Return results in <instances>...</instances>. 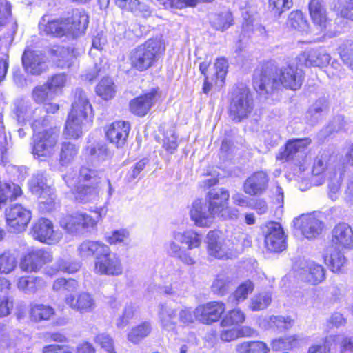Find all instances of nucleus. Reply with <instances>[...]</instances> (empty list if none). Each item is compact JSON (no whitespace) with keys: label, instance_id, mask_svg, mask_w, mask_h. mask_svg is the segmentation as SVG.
Wrapping results in <instances>:
<instances>
[{"label":"nucleus","instance_id":"f257e3e1","mask_svg":"<svg viewBox=\"0 0 353 353\" xmlns=\"http://www.w3.org/2000/svg\"><path fill=\"white\" fill-rule=\"evenodd\" d=\"M40 111V109L32 111L28 102L21 101L17 107L16 115L20 123L32 119L30 123L33 130L32 154L34 159L46 161L56 153L60 130L56 126L50 125L48 116L36 118L37 112Z\"/></svg>","mask_w":353,"mask_h":353},{"label":"nucleus","instance_id":"f03ea898","mask_svg":"<svg viewBox=\"0 0 353 353\" xmlns=\"http://www.w3.org/2000/svg\"><path fill=\"white\" fill-rule=\"evenodd\" d=\"M304 73L296 65L288 64L274 71L265 68L256 72L253 77L254 90L262 96L272 94L281 87L292 90L299 89L303 83Z\"/></svg>","mask_w":353,"mask_h":353},{"label":"nucleus","instance_id":"7ed1b4c3","mask_svg":"<svg viewBox=\"0 0 353 353\" xmlns=\"http://www.w3.org/2000/svg\"><path fill=\"white\" fill-rule=\"evenodd\" d=\"M165 48L161 37L148 39L132 50L130 56L132 68L140 72L147 70L158 61Z\"/></svg>","mask_w":353,"mask_h":353},{"label":"nucleus","instance_id":"20e7f679","mask_svg":"<svg viewBox=\"0 0 353 353\" xmlns=\"http://www.w3.org/2000/svg\"><path fill=\"white\" fill-rule=\"evenodd\" d=\"M92 113V106L84 92L79 91L77 100L72 104L65 123L63 134L72 139H78L83 134L86 118Z\"/></svg>","mask_w":353,"mask_h":353},{"label":"nucleus","instance_id":"39448f33","mask_svg":"<svg viewBox=\"0 0 353 353\" xmlns=\"http://www.w3.org/2000/svg\"><path fill=\"white\" fill-rule=\"evenodd\" d=\"M229 197V192L223 188L212 189L208 192L205 203L214 219H227L236 216V213L230 212Z\"/></svg>","mask_w":353,"mask_h":353},{"label":"nucleus","instance_id":"423d86ee","mask_svg":"<svg viewBox=\"0 0 353 353\" xmlns=\"http://www.w3.org/2000/svg\"><path fill=\"white\" fill-rule=\"evenodd\" d=\"M94 272L101 275L120 276L123 272L121 259L116 253L112 252L108 245L101 255L95 259Z\"/></svg>","mask_w":353,"mask_h":353},{"label":"nucleus","instance_id":"0eeeda50","mask_svg":"<svg viewBox=\"0 0 353 353\" xmlns=\"http://www.w3.org/2000/svg\"><path fill=\"white\" fill-rule=\"evenodd\" d=\"M243 313L240 310H232L228 312L221 321V326L226 327L221 331L220 338L223 341L230 342L243 335Z\"/></svg>","mask_w":353,"mask_h":353},{"label":"nucleus","instance_id":"6e6552de","mask_svg":"<svg viewBox=\"0 0 353 353\" xmlns=\"http://www.w3.org/2000/svg\"><path fill=\"white\" fill-rule=\"evenodd\" d=\"M29 190L38 196L41 203L46 204L51 209L54 203L55 194L53 189L47 183L46 177L43 172L34 174L28 183Z\"/></svg>","mask_w":353,"mask_h":353},{"label":"nucleus","instance_id":"1a4fd4ad","mask_svg":"<svg viewBox=\"0 0 353 353\" xmlns=\"http://www.w3.org/2000/svg\"><path fill=\"white\" fill-rule=\"evenodd\" d=\"M266 248L272 252H280L286 248L285 236L281 224L271 221L263 228Z\"/></svg>","mask_w":353,"mask_h":353},{"label":"nucleus","instance_id":"9d476101","mask_svg":"<svg viewBox=\"0 0 353 353\" xmlns=\"http://www.w3.org/2000/svg\"><path fill=\"white\" fill-rule=\"evenodd\" d=\"M32 235L34 239L48 245H55L62 239L63 234L54 230L52 222L45 218L39 219L32 226Z\"/></svg>","mask_w":353,"mask_h":353},{"label":"nucleus","instance_id":"9b49d317","mask_svg":"<svg viewBox=\"0 0 353 353\" xmlns=\"http://www.w3.org/2000/svg\"><path fill=\"white\" fill-rule=\"evenodd\" d=\"M7 225L11 232H21L26 230L31 219V212L20 204L10 205L5 212Z\"/></svg>","mask_w":353,"mask_h":353},{"label":"nucleus","instance_id":"f8f14e48","mask_svg":"<svg viewBox=\"0 0 353 353\" xmlns=\"http://www.w3.org/2000/svg\"><path fill=\"white\" fill-rule=\"evenodd\" d=\"M52 259V253L48 250H32L20 259L19 268L26 272H37L43 265L51 262Z\"/></svg>","mask_w":353,"mask_h":353},{"label":"nucleus","instance_id":"ddd939ff","mask_svg":"<svg viewBox=\"0 0 353 353\" xmlns=\"http://www.w3.org/2000/svg\"><path fill=\"white\" fill-rule=\"evenodd\" d=\"M164 279V284L161 288V293L171 297H179L185 294L188 283L182 271L174 270Z\"/></svg>","mask_w":353,"mask_h":353},{"label":"nucleus","instance_id":"4468645a","mask_svg":"<svg viewBox=\"0 0 353 353\" xmlns=\"http://www.w3.org/2000/svg\"><path fill=\"white\" fill-rule=\"evenodd\" d=\"M225 310L221 301H212L200 305L194 310L195 319L203 324L210 325L218 321Z\"/></svg>","mask_w":353,"mask_h":353},{"label":"nucleus","instance_id":"2eb2a0df","mask_svg":"<svg viewBox=\"0 0 353 353\" xmlns=\"http://www.w3.org/2000/svg\"><path fill=\"white\" fill-rule=\"evenodd\" d=\"M330 59V55L322 48L306 50L296 57L299 64L307 68L326 66L329 64Z\"/></svg>","mask_w":353,"mask_h":353},{"label":"nucleus","instance_id":"dca6fc26","mask_svg":"<svg viewBox=\"0 0 353 353\" xmlns=\"http://www.w3.org/2000/svg\"><path fill=\"white\" fill-rule=\"evenodd\" d=\"M310 143L311 139L309 138L289 140L285 149L279 152L277 159L285 161H299L304 157L307 147Z\"/></svg>","mask_w":353,"mask_h":353},{"label":"nucleus","instance_id":"f3484780","mask_svg":"<svg viewBox=\"0 0 353 353\" xmlns=\"http://www.w3.org/2000/svg\"><path fill=\"white\" fill-rule=\"evenodd\" d=\"M293 223L307 239L316 237L323 230V223L312 214H302L295 218Z\"/></svg>","mask_w":353,"mask_h":353},{"label":"nucleus","instance_id":"a211bd4d","mask_svg":"<svg viewBox=\"0 0 353 353\" xmlns=\"http://www.w3.org/2000/svg\"><path fill=\"white\" fill-rule=\"evenodd\" d=\"M190 217L194 224L200 228H209L213 223L214 217L202 200H195L191 205Z\"/></svg>","mask_w":353,"mask_h":353},{"label":"nucleus","instance_id":"6ab92c4d","mask_svg":"<svg viewBox=\"0 0 353 353\" xmlns=\"http://www.w3.org/2000/svg\"><path fill=\"white\" fill-rule=\"evenodd\" d=\"M65 303L69 307L80 313L92 312L96 306L94 299L86 292H81L77 294L70 293L66 295Z\"/></svg>","mask_w":353,"mask_h":353},{"label":"nucleus","instance_id":"aec40b11","mask_svg":"<svg viewBox=\"0 0 353 353\" xmlns=\"http://www.w3.org/2000/svg\"><path fill=\"white\" fill-rule=\"evenodd\" d=\"M179 311L171 303H165L159 305L158 317L163 330L168 332L176 333Z\"/></svg>","mask_w":353,"mask_h":353},{"label":"nucleus","instance_id":"412c9836","mask_svg":"<svg viewBox=\"0 0 353 353\" xmlns=\"http://www.w3.org/2000/svg\"><path fill=\"white\" fill-rule=\"evenodd\" d=\"M299 276L301 280L317 285L325 279V271L322 265L314 261H304L301 263Z\"/></svg>","mask_w":353,"mask_h":353},{"label":"nucleus","instance_id":"4be33fe9","mask_svg":"<svg viewBox=\"0 0 353 353\" xmlns=\"http://www.w3.org/2000/svg\"><path fill=\"white\" fill-rule=\"evenodd\" d=\"M130 130L128 122L118 121L110 124L106 131L108 140L115 144L117 148H121L126 142Z\"/></svg>","mask_w":353,"mask_h":353},{"label":"nucleus","instance_id":"5701e85b","mask_svg":"<svg viewBox=\"0 0 353 353\" xmlns=\"http://www.w3.org/2000/svg\"><path fill=\"white\" fill-rule=\"evenodd\" d=\"M157 90L153 89L130 101L131 112L138 116H145L157 100Z\"/></svg>","mask_w":353,"mask_h":353},{"label":"nucleus","instance_id":"b1692460","mask_svg":"<svg viewBox=\"0 0 353 353\" xmlns=\"http://www.w3.org/2000/svg\"><path fill=\"white\" fill-rule=\"evenodd\" d=\"M332 241L338 248H351L353 247V231L347 223L336 225L332 230Z\"/></svg>","mask_w":353,"mask_h":353},{"label":"nucleus","instance_id":"393cba45","mask_svg":"<svg viewBox=\"0 0 353 353\" xmlns=\"http://www.w3.org/2000/svg\"><path fill=\"white\" fill-rule=\"evenodd\" d=\"M81 23H39L40 32L43 35L60 37L70 34L73 37H78V32L70 29L76 28Z\"/></svg>","mask_w":353,"mask_h":353},{"label":"nucleus","instance_id":"a878e982","mask_svg":"<svg viewBox=\"0 0 353 353\" xmlns=\"http://www.w3.org/2000/svg\"><path fill=\"white\" fill-rule=\"evenodd\" d=\"M63 179L67 185L71 188L72 193L78 202L85 203L94 200L97 197V191L94 186L79 185L73 189V179H70L68 175L63 176Z\"/></svg>","mask_w":353,"mask_h":353},{"label":"nucleus","instance_id":"bb28decb","mask_svg":"<svg viewBox=\"0 0 353 353\" xmlns=\"http://www.w3.org/2000/svg\"><path fill=\"white\" fill-rule=\"evenodd\" d=\"M268 181L265 172H254L244 182V192L250 195L261 194L267 188Z\"/></svg>","mask_w":353,"mask_h":353},{"label":"nucleus","instance_id":"cd10ccee","mask_svg":"<svg viewBox=\"0 0 353 353\" xmlns=\"http://www.w3.org/2000/svg\"><path fill=\"white\" fill-rule=\"evenodd\" d=\"M108 245L100 241L85 240L77 247L78 256L82 259H87L95 256V259L106 249Z\"/></svg>","mask_w":353,"mask_h":353},{"label":"nucleus","instance_id":"c85d7f7f","mask_svg":"<svg viewBox=\"0 0 353 353\" xmlns=\"http://www.w3.org/2000/svg\"><path fill=\"white\" fill-rule=\"evenodd\" d=\"M116 4L123 10H130L136 17L148 19L152 17V11L139 0H116Z\"/></svg>","mask_w":353,"mask_h":353},{"label":"nucleus","instance_id":"c756f323","mask_svg":"<svg viewBox=\"0 0 353 353\" xmlns=\"http://www.w3.org/2000/svg\"><path fill=\"white\" fill-rule=\"evenodd\" d=\"M172 239L181 244H185L189 252L198 248L202 243V236L194 230H188L184 232L174 231Z\"/></svg>","mask_w":353,"mask_h":353},{"label":"nucleus","instance_id":"7c9ffc66","mask_svg":"<svg viewBox=\"0 0 353 353\" xmlns=\"http://www.w3.org/2000/svg\"><path fill=\"white\" fill-rule=\"evenodd\" d=\"M80 146L69 141L60 143L59 147V162L61 166H68L77 157Z\"/></svg>","mask_w":353,"mask_h":353},{"label":"nucleus","instance_id":"2f4dec72","mask_svg":"<svg viewBox=\"0 0 353 353\" xmlns=\"http://www.w3.org/2000/svg\"><path fill=\"white\" fill-rule=\"evenodd\" d=\"M219 234L216 231H210L207 234L208 252L209 255L217 259H224L235 256L231 252H228L218 241Z\"/></svg>","mask_w":353,"mask_h":353},{"label":"nucleus","instance_id":"473e14b6","mask_svg":"<svg viewBox=\"0 0 353 353\" xmlns=\"http://www.w3.org/2000/svg\"><path fill=\"white\" fill-rule=\"evenodd\" d=\"M179 242L174 239L168 242L167 250L168 254L179 260L181 263L187 265H193L196 263V260L188 250L181 247Z\"/></svg>","mask_w":353,"mask_h":353},{"label":"nucleus","instance_id":"72a5a7b5","mask_svg":"<svg viewBox=\"0 0 353 353\" xmlns=\"http://www.w3.org/2000/svg\"><path fill=\"white\" fill-rule=\"evenodd\" d=\"M46 285L45 280L39 276H21L17 281L18 288L26 294H34Z\"/></svg>","mask_w":353,"mask_h":353},{"label":"nucleus","instance_id":"f704fd0d","mask_svg":"<svg viewBox=\"0 0 353 353\" xmlns=\"http://www.w3.org/2000/svg\"><path fill=\"white\" fill-rule=\"evenodd\" d=\"M52 53L53 61L62 68L70 67L75 59L74 50L68 48L58 46L52 50Z\"/></svg>","mask_w":353,"mask_h":353},{"label":"nucleus","instance_id":"c9c22d12","mask_svg":"<svg viewBox=\"0 0 353 353\" xmlns=\"http://www.w3.org/2000/svg\"><path fill=\"white\" fill-rule=\"evenodd\" d=\"M22 62L26 70L32 74H39L45 70V62L43 58L31 52H24Z\"/></svg>","mask_w":353,"mask_h":353},{"label":"nucleus","instance_id":"e433bc0d","mask_svg":"<svg viewBox=\"0 0 353 353\" xmlns=\"http://www.w3.org/2000/svg\"><path fill=\"white\" fill-rule=\"evenodd\" d=\"M81 267L78 262L69 261L65 259H60L55 264L46 270V274L52 276L57 272L61 271L67 273H74L77 272Z\"/></svg>","mask_w":353,"mask_h":353},{"label":"nucleus","instance_id":"4c0bfd02","mask_svg":"<svg viewBox=\"0 0 353 353\" xmlns=\"http://www.w3.org/2000/svg\"><path fill=\"white\" fill-rule=\"evenodd\" d=\"M54 314V310L51 306L40 303H34L30 306V315L34 321L48 320Z\"/></svg>","mask_w":353,"mask_h":353},{"label":"nucleus","instance_id":"58836bf2","mask_svg":"<svg viewBox=\"0 0 353 353\" xmlns=\"http://www.w3.org/2000/svg\"><path fill=\"white\" fill-rule=\"evenodd\" d=\"M79 233L94 230L99 221V216L93 217L85 212H77Z\"/></svg>","mask_w":353,"mask_h":353},{"label":"nucleus","instance_id":"ea45409f","mask_svg":"<svg viewBox=\"0 0 353 353\" xmlns=\"http://www.w3.org/2000/svg\"><path fill=\"white\" fill-rule=\"evenodd\" d=\"M18 264L16 256L10 250L0 254V274H8L14 271Z\"/></svg>","mask_w":353,"mask_h":353},{"label":"nucleus","instance_id":"a19ab883","mask_svg":"<svg viewBox=\"0 0 353 353\" xmlns=\"http://www.w3.org/2000/svg\"><path fill=\"white\" fill-rule=\"evenodd\" d=\"M151 325L149 322L143 323L132 327L128 333V339L134 344L139 343L144 338L148 336L151 332Z\"/></svg>","mask_w":353,"mask_h":353},{"label":"nucleus","instance_id":"79ce46f5","mask_svg":"<svg viewBox=\"0 0 353 353\" xmlns=\"http://www.w3.org/2000/svg\"><path fill=\"white\" fill-rule=\"evenodd\" d=\"M96 93L104 100L112 99L116 94V87L110 78H104L96 87Z\"/></svg>","mask_w":353,"mask_h":353},{"label":"nucleus","instance_id":"37998d69","mask_svg":"<svg viewBox=\"0 0 353 353\" xmlns=\"http://www.w3.org/2000/svg\"><path fill=\"white\" fill-rule=\"evenodd\" d=\"M85 155L90 158L92 161H103L108 157L107 147L103 143H96L87 146L85 150Z\"/></svg>","mask_w":353,"mask_h":353},{"label":"nucleus","instance_id":"c03bdc74","mask_svg":"<svg viewBox=\"0 0 353 353\" xmlns=\"http://www.w3.org/2000/svg\"><path fill=\"white\" fill-rule=\"evenodd\" d=\"M105 239L110 245H128L130 241L129 232L123 228L107 232Z\"/></svg>","mask_w":353,"mask_h":353},{"label":"nucleus","instance_id":"a18cd8bd","mask_svg":"<svg viewBox=\"0 0 353 353\" xmlns=\"http://www.w3.org/2000/svg\"><path fill=\"white\" fill-rule=\"evenodd\" d=\"M309 11L314 22L327 21V12L322 0H311L309 3Z\"/></svg>","mask_w":353,"mask_h":353},{"label":"nucleus","instance_id":"49530a36","mask_svg":"<svg viewBox=\"0 0 353 353\" xmlns=\"http://www.w3.org/2000/svg\"><path fill=\"white\" fill-rule=\"evenodd\" d=\"M228 64L225 58H218L214 63L216 80L214 82L215 87L219 90L225 83L226 74L228 73Z\"/></svg>","mask_w":353,"mask_h":353},{"label":"nucleus","instance_id":"de8ad7c7","mask_svg":"<svg viewBox=\"0 0 353 353\" xmlns=\"http://www.w3.org/2000/svg\"><path fill=\"white\" fill-rule=\"evenodd\" d=\"M328 101L325 97L317 99L308 109L307 114L314 121H317L328 111Z\"/></svg>","mask_w":353,"mask_h":353},{"label":"nucleus","instance_id":"09e8293b","mask_svg":"<svg viewBox=\"0 0 353 353\" xmlns=\"http://www.w3.org/2000/svg\"><path fill=\"white\" fill-rule=\"evenodd\" d=\"M324 261L332 272L340 271L346 263V259L343 253L336 250L325 255Z\"/></svg>","mask_w":353,"mask_h":353},{"label":"nucleus","instance_id":"8fccbe9b","mask_svg":"<svg viewBox=\"0 0 353 353\" xmlns=\"http://www.w3.org/2000/svg\"><path fill=\"white\" fill-rule=\"evenodd\" d=\"M339 342V335L326 336L322 344H313L307 350V353H330L333 345Z\"/></svg>","mask_w":353,"mask_h":353},{"label":"nucleus","instance_id":"3c124183","mask_svg":"<svg viewBox=\"0 0 353 353\" xmlns=\"http://www.w3.org/2000/svg\"><path fill=\"white\" fill-rule=\"evenodd\" d=\"M299 341L300 338L297 335L276 339L272 341V347L275 351L290 350L296 347L299 345Z\"/></svg>","mask_w":353,"mask_h":353},{"label":"nucleus","instance_id":"603ef678","mask_svg":"<svg viewBox=\"0 0 353 353\" xmlns=\"http://www.w3.org/2000/svg\"><path fill=\"white\" fill-rule=\"evenodd\" d=\"M137 308L132 303L125 305L122 314L115 320V325L119 329H123L134 319L136 315Z\"/></svg>","mask_w":353,"mask_h":353},{"label":"nucleus","instance_id":"864d4df0","mask_svg":"<svg viewBox=\"0 0 353 353\" xmlns=\"http://www.w3.org/2000/svg\"><path fill=\"white\" fill-rule=\"evenodd\" d=\"M79 288L78 282L72 279L59 278L52 284V290L54 292L65 291L72 292Z\"/></svg>","mask_w":353,"mask_h":353},{"label":"nucleus","instance_id":"5fc2aeb1","mask_svg":"<svg viewBox=\"0 0 353 353\" xmlns=\"http://www.w3.org/2000/svg\"><path fill=\"white\" fill-rule=\"evenodd\" d=\"M61 22H89V16L83 8H71Z\"/></svg>","mask_w":353,"mask_h":353},{"label":"nucleus","instance_id":"6e6d98bb","mask_svg":"<svg viewBox=\"0 0 353 353\" xmlns=\"http://www.w3.org/2000/svg\"><path fill=\"white\" fill-rule=\"evenodd\" d=\"M77 221V213L74 212L63 216L59 221V225L67 233L78 234L79 233Z\"/></svg>","mask_w":353,"mask_h":353},{"label":"nucleus","instance_id":"4d7b16f0","mask_svg":"<svg viewBox=\"0 0 353 353\" xmlns=\"http://www.w3.org/2000/svg\"><path fill=\"white\" fill-rule=\"evenodd\" d=\"M231 283L232 281L228 276L218 275L212 284V291L214 294L223 296L228 292Z\"/></svg>","mask_w":353,"mask_h":353},{"label":"nucleus","instance_id":"13d9d810","mask_svg":"<svg viewBox=\"0 0 353 353\" xmlns=\"http://www.w3.org/2000/svg\"><path fill=\"white\" fill-rule=\"evenodd\" d=\"M271 301V295L268 292H263L254 296L248 307L252 311L261 310L266 308Z\"/></svg>","mask_w":353,"mask_h":353},{"label":"nucleus","instance_id":"bf43d9fd","mask_svg":"<svg viewBox=\"0 0 353 353\" xmlns=\"http://www.w3.org/2000/svg\"><path fill=\"white\" fill-rule=\"evenodd\" d=\"M102 174L100 170L82 167L79 172V180L80 181L90 182L93 185L99 183Z\"/></svg>","mask_w":353,"mask_h":353},{"label":"nucleus","instance_id":"052dcab7","mask_svg":"<svg viewBox=\"0 0 353 353\" xmlns=\"http://www.w3.org/2000/svg\"><path fill=\"white\" fill-rule=\"evenodd\" d=\"M18 343L10 336L0 335V353H19Z\"/></svg>","mask_w":353,"mask_h":353},{"label":"nucleus","instance_id":"680f3d73","mask_svg":"<svg viewBox=\"0 0 353 353\" xmlns=\"http://www.w3.org/2000/svg\"><path fill=\"white\" fill-rule=\"evenodd\" d=\"M178 147L177 137L174 130L167 131L163 139V148L170 154H173Z\"/></svg>","mask_w":353,"mask_h":353},{"label":"nucleus","instance_id":"e2e57ef3","mask_svg":"<svg viewBox=\"0 0 353 353\" xmlns=\"http://www.w3.org/2000/svg\"><path fill=\"white\" fill-rule=\"evenodd\" d=\"M330 156L327 153L323 152L319 154L314 160L312 174L319 175L323 174L328 167V160Z\"/></svg>","mask_w":353,"mask_h":353},{"label":"nucleus","instance_id":"0e129e2a","mask_svg":"<svg viewBox=\"0 0 353 353\" xmlns=\"http://www.w3.org/2000/svg\"><path fill=\"white\" fill-rule=\"evenodd\" d=\"M67 80L65 74H57L48 79L46 85L49 90L56 92L65 85Z\"/></svg>","mask_w":353,"mask_h":353},{"label":"nucleus","instance_id":"69168bd1","mask_svg":"<svg viewBox=\"0 0 353 353\" xmlns=\"http://www.w3.org/2000/svg\"><path fill=\"white\" fill-rule=\"evenodd\" d=\"M46 84L37 86L32 93L33 100L37 103H44L50 99V92Z\"/></svg>","mask_w":353,"mask_h":353},{"label":"nucleus","instance_id":"338daca9","mask_svg":"<svg viewBox=\"0 0 353 353\" xmlns=\"http://www.w3.org/2000/svg\"><path fill=\"white\" fill-rule=\"evenodd\" d=\"M96 343L99 344L101 348L104 349L108 353H116L114 351V341L112 338L105 333H101L94 338Z\"/></svg>","mask_w":353,"mask_h":353},{"label":"nucleus","instance_id":"774afa93","mask_svg":"<svg viewBox=\"0 0 353 353\" xmlns=\"http://www.w3.org/2000/svg\"><path fill=\"white\" fill-rule=\"evenodd\" d=\"M268 350L266 344L263 342L244 341V350L248 353H266Z\"/></svg>","mask_w":353,"mask_h":353}]
</instances>
